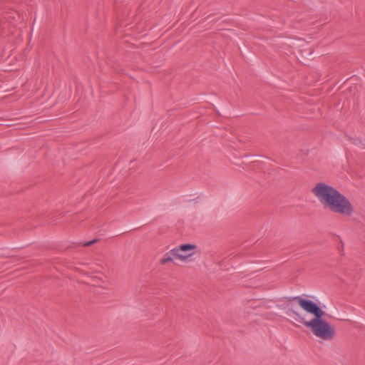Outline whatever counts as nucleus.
<instances>
[{
    "mask_svg": "<svg viewBox=\"0 0 365 365\" xmlns=\"http://www.w3.org/2000/svg\"><path fill=\"white\" fill-rule=\"evenodd\" d=\"M287 314L309 328L314 336L325 341L332 339L334 328L323 319L325 312L314 302L301 296L285 297Z\"/></svg>",
    "mask_w": 365,
    "mask_h": 365,
    "instance_id": "f257e3e1",
    "label": "nucleus"
},
{
    "mask_svg": "<svg viewBox=\"0 0 365 365\" xmlns=\"http://www.w3.org/2000/svg\"><path fill=\"white\" fill-rule=\"evenodd\" d=\"M312 192L325 208L332 212L348 217L354 212L349 200L338 190L325 182H317L312 188Z\"/></svg>",
    "mask_w": 365,
    "mask_h": 365,
    "instance_id": "f03ea898",
    "label": "nucleus"
},
{
    "mask_svg": "<svg viewBox=\"0 0 365 365\" xmlns=\"http://www.w3.org/2000/svg\"><path fill=\"white\" fill-rule=\"evenodd\" d=\"M174 257L185 261L187 259L188 255H180L178 253V250H175V249L173 248L163 255L160 260V263L162 264H165L168 262H172Z\"/></svg>",
    "mask_w": 365,
    "mask_h": 365,
    "instance_id": "7ed1b4c3",
    "label": "nucleus"
},
{
    "mask_svg": "<svg viewBox=\"0 0 365 365\" xmlns=\"http://www.w3.org/2000/svg\"><path fill=\"white\" fill-rule=\"evenodd\" d=\"M195 245L192 244H184L179 247H175L178 250V253L180 255H188V257L193 255V252H187L195 249Z\"/></svg>",
    "mask_w": 365,
    "mask_h": 365,
    "instance_id": "20e7f679",
    "label": "nucleus"
},
{
    "mask_svg": "<svg viewBox=\"0 0 365 365\" xmlns=\"http://www.w3.org/2000/svg\"><path fill=\"white\" fill-rule=\"evenodd\" d=\"M353 143L361 148H365V143L362 142L360 139H354Z\"/></svg>",
    "mask_w": 365,
    "mask_h": 365,
    "instance_id": "39448f33",
    "label": "nucleus"
},
{
    "mask_svg": "<svg viewBox=\"0 0 365 365\" xmlns=\"http://www.w3.org/2000/svg\"><path fill=\"white\" fill-rule=\"evenodd\" d=\"M98 240L95 239V240H91L89 242H86L83 244V246L85 247H88L90 245H92L93 244H94L96 242H97Z\"/></svg>",
    "mask_w": 365,
    "mask_h": 365,
    "instance_id": "423d86ee",
    "label": "nucleus"
}]
</instances>
